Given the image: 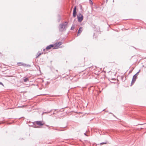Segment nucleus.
Wrapping results in <instances>:
<instances>
[{
    "instance_id": "obj_1",
    "label": "nucleus",
    "mask_w": 146,
    "mask_h": 146,
    "mask_svg": "<svg viewBox=\"0 0 146 146\" xmlns=\"http://www.w3.org/2000/svg\"><path fill=\"white\" fill-rule=\"evenodd\" d=\"M67 23L66 22L64 24L60 25V31H63L67 27Z\"/></svg>"
},
{
    "instance_id": "obj_2",
    "label": "nucleus",
    "mask_w": 146,
    "mask_h": 146,
    "mask_svg": "<svg viewBox=\"0 0 146 146\" xmlns=\"http://www.w3.org/2000/svg\"><path fill=\"white\" fill-rule=\"evenodd\" d=\"M62 43L61 42H56L53 44L54 48L53 49H57L60 47V46L61 45Z\"/></svg>"
},
{
    "instance_id": "obj_3",
    "label": "nucleus",
    "mask_w": 146,
    "mask_h": 146,
    "mask_svg": "<svg viewBox=\"0 0 146 146\" xmlns=\"http://www.w3.org/2000/svg\"><path fill=\"white\" fill-rule=\"evenodd\" d=\"M77 18L78 21L81 22L83 19V16L82 15L80 14L77 16Z\"/></svg>"
},
{
    "instance_id": "obj_4",
    "label": "nucleus",
    "mask_w": 146,
    "mask_h": 146,
    "mask_svg": "<svg viewBox=\"0 0 146 146\" xmlns=\"http://www.w3.org/2000/svg\"><path fill=\"white\" fill-rule=\"evenodd\" d=\"M36 123L39 125H44L45 123L42 121H37L35 122Z\"/></svg>"
},
{
    "instance_id": "obj_5",
    "label": "nucleus",
    "mask_w": 146,
    "mask_h": 146,
    "mask_svg": "<svg viewBox=\"0 0 146 146\" xmlns=\"http://www.w3.org/2000/svg\"><path fill=\"white\" fill-rule=\"evenodd\" d=\"M76 7L75 6L74 8L73 9V17H76Z\"/></svg>"
},
{
    "instance_id": "obj_6",
    "label": "nucleus",
    "mask_w": 146,
    "mask_h": 146,
    "mask_svg": "<svg viewBox=\"0 0 146 146\" xmlns=\"http://www.w3.org/2000/svg\"><path fill=\"white\" fill-rule=\"evenodd\" d=\"M137 78V76H135V75L133 76V80H132L131 83V86L132 85V84H133L134 83Z\"/></svg>"
},
{
    "instance_id": "obj_7",
    "label": "nucleus",
    "mask_w": 146,
    "mask_h": 146,
    "mask_svg": "<svg viewBox=\"0 0 146 146\" xmlns=\"http://www.w3.org/2000/svg\"><path fill=\"white\" fill-rule=\"evenodd\" d=\"M53 47L54 48V45H53V44H51L47 46L46 49L47 50H49L51 48Z\"/></svg>"
},
{
    "instance_id": "obj_8",
    "label": "nucleus",
    "mask_w": 146,
    "mask_h": 146,
    "mask_svg": "<svg viewBox=\"0 0 146 146\" xmlns=\"http://www.w3.org/2000/svg\"><path fill=\"white\" fill-rule=\"evenodd\" d=\"M82 27H80L78 30V35H80V33H81V32H82Z\"/></svg>"
},
{
    "instance_id": "obj_9",
    "label": "nucleus",
    "mask_w": 146,
    "mask_h": 146,
    "mask_svg": "<svg viewBox=\"0 0 146 146\" xmlns=\"http://www.w3.org/2000/svg\"><path fill=\"white\" fill-rule=\"evenodd\" d=\"M18 66H24L25 64L22 62H18L17 63Z\"/></svg>"
},
{
    "instance_id": "obj_10",
    "label": "nucleus",
    "mask_w": 146,
    "mask_h": 146,
    "mask_svg": "<svg viewBox=\"0 0 146 146\" xmlns=\"http://www.w3.org/2000/svg\"><path fill=\"white\" fill-rule=\"evenodd\" d=\"M42 53H41L40 52H38V54H37V55H36V58H38L40 55L41 54H42Z\"/></svg>"
},
{
    "instance_id": "obj_11",
    "label": "nucleus",
    "mask_w": 146,
    "mask_h": 146,
    "mask_svg": "<svg viewBox=\"0 0 146 146\" xmlns=\"http://www.w3.org/2000/svg\"><path fill=\"white\" fill-rule=\"evenodd\" d=\"M29 80V79H28V78H26L24 80V81L25 82H27V81H28V80Z\"/></svg>"
},
{
    "instance_id": "obj_12",
    "label": "nucleus",
    "mask_w": 146,
    "mask_h": 146,
    "mask_svg": "<svg viewBox=\"0 0 146 146\" xmlns=\"http://www.w3.org/2000/svg\"><path fill=\"white\" fill-rule=\"evenodd\" d=\"M106 144V143H101L100 144L101 145H102L103 144Z\"/></svg>"
},
{
    "instance_id": "obj_13",
    "label": "nucleus",
    "mask_w": 146,
    "mask_h": 146,
    "mask_svg": "<svg viewBox=\"0 0 146 146\" xmlns=\"http://www.w3.org/2000/svg\"><path fill=\"white\" fill-rule=\"evenodd\" d=\"M0 84L3 86V84L1 82H0Z\"/></svg>"
},
{
    "instance_id": "obj_14",
    "label": "nucleus",
    "mask_w": 146,
    "mask_h": 146,
    "mask_svg": "<svg viewBox=\"0 0 146 146\" xmlns=\"http://www.w3.org/2000/svg\"><path fill=\"white\" fill-rule=\"evenodd\" d=\"M74 27H71V29H74Z\"/></svg>"
}]
</instances>
